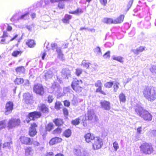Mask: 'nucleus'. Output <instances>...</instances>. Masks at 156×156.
<instances>
[{
	"label": "nucleus",
	"mask_w": 156,
	"mask_h": 156,
	"mask_svg": "<svg viewBox=\"0 0 156 156\" xmlns=\"http://www.w3.org/2000/svg\"><path fill=\"white\" fill-rule=\"evenodd\" d=\"M94 51L95 53L97 54L101 55V54L100 48L98 47H96L94 49Z\"/></svg>",
	"instance_id": "nucleus-41"
},
{
	"label": "nucleus",
	"mask_w": 156,
	"mask_h": 156,
	"mask_svg": "<svg viewBox=\"0 0 156 156\" xmlns=\"http://www.w3.org/2000/svg\"><path fill=\"white\" fill-rule=\"evenodd\" d=\"M83 72L82 70L79 68H77L76 69L75 74L77 76H79Z\"/></svg>",
	"instance_id": "nucleus-38"
},
{
	"label": "nucleus",
	"mask_w": 156,
	"mask_h": 156,
	"mask_svg": "<svg viewBox=\"0 0 156 156\" xmlns=\"http://www.w3.org/2000/svg\"><path fill=\"white\" fill-rule=\"evenodd\" d=\"M23 52L21 50H15L12 53V55L14 57H17L19 55H21Z\"/></svg>",
	"instance_id": "nucleus-27"
},
{
	"label": "nucleus",
	"mask_w": 156,
	"mask_h": 156,
	"mask_svg": "<svg viewBox=\"0 0 156 156\" xmlns=\"http://www.w3.org/2000/svg\"><path fill=\"white\" fill-rule=\"evenodd\" d=\"M37 126V125L34 123L32 124L29 130V135L31 136H35L36 133V127Z\"/></svg>",
	"instance_id": "nucleus-14"
},
{
	"label": "nucleus",
	"mask_w": 156,
	"mask_h": 156,
	"mask_svg": "<svg viewBox=\"0 0 156 156\" xmlns=\"http://www.w3.org/2000/svg\"><path fill=\"white\" fill-rule=\"evenodd\" d=\"M83 83L82 80H78L76 78H74L71 83V86L72 88H78L80 87V85Z\"/></svg>",
	"instance_id": "nucleus-12"
},
{
	"label": "nucleus",
	"mask_w": 156,
	"mask_h": 156,
	"mask_svg": "<svg viewBox=\"0 0 156 156\" xmlns=\"http://www.w3.org/2000/svg\"><path fill=\"white\" fill-rule=\"evenodd\" d=\"M44 88H33V91L37 94L42 95L44 93Z\"/></svg>",
	"instance_id": "nucleus-26"
},
{
	"label": "nucleus",
	"mask_w": 156,
	"mask_h": 156,
	"mask_svg": "<svg viewBox=\"0 0 156 156\" xmlns=\"http://www.w3.org/2000/svg\"><path fill=\"white\" fill-rule=\"evenodd\" d=\"M113 84V82H108L106 83L105 85L106 88H110L112 86Z\"/></svg>",
	"instance_id": "nucleus-45"
},
{
	"label": "nucleus",
	"mask_w": 156,
	"mask_h": 156,
	"mask_svg": "<svg viewBox=\"0 0 156 156\" xmlns=\"http://www.w3.org/2000/svg\"><path fill=\"white\" fill-rule=\"evenodd\" d=\"M27 46L30 48H34L36 45V43L34 40L33 39H28L26 42Z\"/></svg>",
	"instance_id": "nucleus-17"
},
{
	"label": "nucleus",
	"mask_w": 156,
	"mask_h": 156,
	"mask_svg": "<svg viewBox=\"0 0 156 156\" xmlns=\"http://www.w3.org/2000/svg\"><path fill=\"white\" fill-rule=\"evenodd\" d=\"M13 104L12 101H8L6 104L5 113L6 115L10 114L13 109Z\"/></svg>",
	"instance_id": "nucleus-10"
},
{
	"label": "nucleus",
	"mask_w": 156,
	"mask_h": 156,
	"mask_svg": "<svg viewBox=\"0 0 156 156\" xmlns=\"http://www.w3.org/2000/svg\"><path fill=\"white\" fill-rule=\"evenodd\" d=\"M133 0H130L128 3L127 5V11L129 10V9L131 7L133 4Z\"/></svg>",
	"instance_id": "nucleus-47"
},
{
	"label": "nucleus",
	"mask_w": 156,
	"mask_h": 156,
	"mask_svg": "<svg viewBox=\"0 0 156 156\" xmlns=\"http://www.w3.org/2000/svg\"><path fill=\"white\" fill-rule=\"evenodd\" d=\"M63 112L64 114L65 115H68V111L67 110L66 108H64L63 109Z\"/></svg>",
	"instance_id": "nucleus-61"
},
{
	"label": "nucleus",
	"mask_w": 156,
	"mask_h": 156,
	"mask_svg": "<svg viewBox=\"0 0 156 156\" xmlns=\"http://www.w3.org/2000/svg\"><path fill=\"white\" fill-rule=\"evenodd\" d=\"M150 135L152 137L156 136V130H150L149 131Z\"/></svg>",
	"instance_id": "nucleus-43"
},
{
	"label": "nucleus",
	"mask_w": 156,
	"mask_h": 156,
	"mask_svg": "<svg viewBox=\"0 0 156 156\" xmlns=\"http://www.w3.org/2000/svg\"><path fill=\"white\" fill-rule=\"evenodd\" d=\"M53 122L56 126H58L62 125L63 123L62 120L59 119H55L54 120H53Z\"/></svg>",
	"instance_id": "nucleus-31"
},
{
	"label": "nucleus",
	"mask_w": 156,
	"mask_h": 156,
	"mask_svg": "<svg viewBox=\"0 0 156 156\" xmlns=\"http://www.w3.org/2000/svg\"><path fill=\"white\" fill-rule=\"evenodd\" d=\"M20 123V121L19 119L12 118L9 120L8 126L9 129H12L19 125Z\"/></svg>",
	"instance_id": "nucleus-7"
},
{
	"label": "nucleus",
	"mask_w": 156,
	"mask_h": 156,
	"mask_svg": "<svg viewBox=\"0 0 156 156\" xmlns=\"http://www.w3.org/2000/svg\"><path fill=\"white\" fill-rule=\"evenodd\" d=\"M141 151L145 154H150L154 151L152 145L151 144L144 143L140 147Z\"/></svg>",
	"instance_id": "nucleus-3"
},
{
	"label": "nucleus",
	"mask_w": 156,
	"mask_h": 156,
	"mask_svg": "<svg viewBox=\"0 0 156 156\" xmlns=\"http://www.w3.org/2000/svg\"><path fill=\"white\" fill-rule=\"evenodd\" d=\"M155 88H145L143 91L144 97L149 101L152 102L156 99V90Z\"/></svg>",
	"instance_id": "nucleus-2"
},
{
	"label": "nucleus",
	"mask_w": 156,
	"mask_h": 156,
	"mask_svg": "<svg viewBox=\"0 0 156 156\" xmlns=\"http://www.w3.org/2000/svg\"><path fill=\"white\" fill-rule=\"evenodd\" d=\"M112 59L114 60L117 61L121 63H123V58L121 56H113L112 57Z\"/></svg>",
	"instance_id": "nucleus-32"
},
{
	"label": "nucleus",
	"mask_w": 156,
	"mask_h": 156,
	"mask_svg": "<svg viewBox=\"0 0 156 156\" xmlns=\"http://www.w3.org/2000/svg\"><path fill=\"white\" fill-rule=\"evenodd\" d=\"M80 119L79 118L72 120L71 123L74 125L76 126L78 125L80 123Z\"/></svg>",
	"instance_id": "nucleus-37"
},
{
	"label": "nucleus",
	"mask_w": 156,
	"mask_h": 156,
	"mask_svg": "<svg viewBox=\"0 0 156 156\" xmlns=\"http://www.w3.org/2000/svg\"><path fill=\"white\" fill-rule=\"evenodd\" d=\"M25 69L24 66H18L15 69V70L17 73H25Z\"/></svg>",
	"instance_id": "nucleus-22"
},
{
	"label": "nucleus",
	"mask_w": 156,
	"mask_h": 156,
	"mask_svg": "<svg viewBox=\"0 0 156 156\" xmlns=\"http://www.w3.org/2000/svg\"><path fill=\"white\" fill-rule=\"evenodd\" d=\"M145 47L140 46L138 48L136 49L134 52L135 54L137 55L140 52H142L145 50Z\"/></svg>",
	"instance_id": "nucleus-30"
},
{
	"label": "nucleus",
	"mask_w": 156,
	"mask_h": 156,
	"mask_svg": "<svg viewBox=\"0 0 156 156\" xmlns=\"http://www.w3.org/2000/svg\"><path fill=\"white\" fill-rule=\"evenodd\" d=\"M53 99L54 98L52 96L49 95L48 97V102L49 103H51Z\"/></svg>",
	"instance_id": "nucleus-56"
},
{
	"label": "nucleus",
	"mask_w": 156,
	"mask_h": 156,
	"mask_svg": "<svg viewBox=\"0 0 156 156\" xmlns=\"http://www.w3.org/2000/svg\"><path fill=\"white\" fill-rule=\"evenodd\" d=\"M29 13V12H27L24 14L22 15L20 17V19H27V16H28V15Z\"/></svg>",
	"instance_id": "nucleus-46"
},
{
	"label": "nucleus",
	"mask_w": 156,
	"mask_h": 156,
	"mask_svg": "<svg viewBox=\"0 0 156 156\" xmlns=\"http://www.w3.org/2000/svg\"><path fill=\"white\" fill-rule=\"evenodd\" d=\"M25 155L26 156H32L34 151L33 148L30 147H26L25 149Z\"/></svg>",
	"instance_id": "nucleus-16"
},
{
	"label": "nucleus",
	"mask_w": 156,
	"mask_h": 156,
	"mask_svg": "<svg viewBox=\"0 0 156 156\" xmlns=\"http://www.w3.org/2000/svg\"><path fill=\"white\" fill-rule=\"evenodd\" d=\"M39 109L43 113H46L48 112V108L44 104H40L38 106Z\"/></svg>",
	"instance_id": "nucleus-19"
},
{
	"label": "nucleus",
	"mask_w": 156,
	"mask_h": 156,
	"mask_svg": "<svg viewBox=\"0 0 156 156\" xmlns=\"http://www.w3.org/2000/svg\"><path fill=\"white\" fill-rule=\"evenodd\" d=\"M62 131V129L58 127L53 131V133L54 134H59L61 133Z\"/></svg>",
	"instance_id": "nucleus-44"
},
{
	"label": "nucleus",
	"mask_w": 156,
	"mask_h": 156,
	"mask_svg": "<svg viewBox=\"0 0 156 156\" xmlns=\"http://www.w3.org/2000/svg\"><path fill=\"white\" fill-rule=\"evenodd\" d=\"M6 127V122L5 120L0 122V129L5 128Z\"/></svg>",
	"instance_id": "nucleus-40"
},
{
	"label": "nucleus",
	"mask_w": 156,
	"mask_h": 156,
	"mask_svg": "<svg viewBox=\"0 0 156 156\" xmlns=\"http://www.w3.org/2000/svg\"><path fill=\"white\" fill-rule=\"evenodd\" d=\"M19 36V35L18 34H15L11 39L9 40L10 41H12L14 40H16L17 39Z\"/></svg>",
	"instance_id": "nucleus-51"
},
{
	"label": "nucleus",
	"mask_w": 156,
	"mask_h": 156,
	"mask_svg": "<svg viewBox=\"0 0 156 156\" xmlns=\"http://www.w3.org/2000/svg\"><path fill=\"white\" fill-rule=\"evenodd\" d=\"M56 51L58 54V57L59 58H62L63 57L64 55L60 48H56Z\"/></svg>",
	"instance_id": "nucleus-34"
},
{
	"label": "nucleus",
	"mask_w": 156,
	"mask_h": 156,
	"mask_svg": "<svg viewBox=\"0 0 156 156\" xmlns=\"http://www.w3.org/2000/svg\"><path fill=\"white\" fill-rule=\"evenodd\" d=\"M104 22L108 24H114V20L111 18H105L104 19Z\"/></svg>",
	"instance_id": "nucleus-28"
},
{
	"label": "nucleus",
	"mask_w": 156,
	"mask_h": 156,
	"mask_svg": "<svg viewBox=\"0 0 156 156\" xmlns=\"http://www.w3.org/2000/svg\"><path fill=\"white\" fill-rule=\"evenodd\" d=\"M62 140L61 138L58 137H55L52 138L50 141L49 143L50 145H53L56 143H59Z\"/></svg>",
	"instance_id": "nucleus-21"
},
{
	"label": "nucleus",
	"mask_w": 156,
	"mask_h": 156,
	"mask_svg": "<svg viewBox=\"0 0 156 156\" xmlns=\"http://www.w3.org/2000/svg\"><path fill=\"white\" fill-rule=\"evenodd\" d=\"M135 110L137 114L144 120L147 121L151 120V115L148 111L144 109L142 107L140 106L136 107Z\"/></svg>",
	"instance_id": "nucleus-1"
},
{
	"label": "nucleus",
	"mask_w": 156,
	"mask_h": 156,
	"mask_svg": "<svg viewBox=\"0 0 156 156\" xmlns=\"http://www.w3.org/2000/svg\"><path fill=\"white\" fill-rule=\"evenodd\" d=\"M64 105L65 106L69 107L70 105V102L67 101H65L64 102Z\"/></svg>",
	"instance_id": "nucleus-60"
},
{
	"label": "nucleus",
	"mask_w": 156,
	"mask_h": 156,
	"mask_svg": "<svg viewBox=\"0 0 156 156\" xmlns=\"http://www.w3.org/2000/svg\"><path fill=\"white\" fill-rule=\"evenodd\" d=\"M51 49L52 50H54L56 49V48H58L57 47V44L55 43H53L51 44Z\"/></svg>",
	"instance_id": "nucleus-57"
},
{
	"label": "nucleus",
	"mask_w": 156,
	"mask_h": 156,
	"mask_svg": "<svg viewBox=\"0 0 156 156\" xmlns=\"http://www.w3.org/2000/svg\"><path fill=\"white\" fill-rule=\"evenodd\" d=\"M105 58H109L110 57V51H108L105 53L103 56Z\"/></svg>",
	"instance_id": "nucleus-53"
},
{
	"label": "nucleus",
	"mask_w": 156,
	"mask_h": 156,
	"mask_svg": "<svg viewBox=\"0 0 156 156\" xmlns=\"http://www.w3.org/2000/svg\"><path fill=\"white\" fill-rule=\"evenodd\" d=\"M12 145V142L10 141L9 142H7L4 143L3 144L4 147H6L8 148H11V145Z\"/></svg>",
	"instance_id": "nucleus-36"
},
{
	"label": "nucleus",
	"mask_w": 156,
	"mask_h": 156,
	"mask_svg": "<svg viewBox=\"0 0 156 156\" xmlns=\"http://www.w3.org/2000/svg\"><path fill=\"white\" fill-rule=\"evenodd\" d=\"M125 16L124 15H120L117 18L114 20V24L120 23L122 22L124 19Z\"/></svg>",
	"instance_id": "nucleus-20"
},
{
	"label": "nucleus",
	"mask_w": 156,
	"mask_h": 156,
	"mask_svg": "<svg viewBox=\"0 0 156 156\" xmlns=\"http://www.w3.org/2000/svg\"><path fill=\"white\" fill-rule=\"evenodd\" d=\"M89 63H83L82 64V65H83V66L85 68L87 69H88L89 67Z\"/></svg>",
	"instance_id": "nucleus-58"
},
{
	"label": "nucleus",
	"mask_w": 156,
	"mask_h": 156,
	"mask_svg": "<svg viewBox=\"0 0 156 156\" xmlns=\"http://www.w3.org/2000/svg\"><path fill=\"white\" fill-rule=\"evenodd\" d=\"M113 147L115 150L116 151L119 148V146L117 142L115 141L113 144Z\"/></svg>",
	"instance_id": "nucleus-49"
},
{
	"label": "nucleus",
	"mask_w": 156,
	"mask_h": 156,
	"mask_svg": "<svg viewBox=\"0 0 156 156\" xmlns=\"http://www.w3.org/2000/svg\"><path fill=\"white\" fill-rule=\"evenodd\" d=\"M101 4L105 6L107 3V0H99Z\"/></svg>",
	"instance_id": "nucleus-55"
},
{
	"label": "nucleus",
	"mask_w": 156,
	"mask_h": 156,
	"mask_svg": "<svg viewBox=\"0 0 156 156\" xmlns=\"http://www.w3.org/2000/svg\"><path fill=\"white\" fill-rule=\"evenodd\" d=\"M96 91L104 95L105 94V93L101 90V88H97L96 90Z\"/></svg>",
	"instance_id": "nucleus-59"
},
{
	"label": "nucleus",
	"mask_w": 156,
	"mask_h": 156,
	"mask_svg": "<svg viewBox=\"0 0 156 156\" xmlns=\"http://www.w3.org/2000/svg\"><path fill=\"white\" fill-rule=\"evenodd\" d=\"M92 143L93 147L95 150L100 149L103 145L102 140L99 137H96Z\"/></svg>",
	"instance_id": "nucleus-5"
},
{
	"label": "nucleus",
	"mask_w": 156,
	"mask_h": 156,
	"mask_svg": "<svg viewBox=\"0 0 156 156\" xmlns=\"http://www.w3.org/2000/svg\"><path fill=\"white\" fill-rule=\"evenodd\" d=\"M54 126L51 123L48 124L46 126V129L47 131H50L53 128Z\"/></svg>",
	"instance_id": "nucleus-35"
},
{
	"label": "nucleus",
	"mask_w": 156,
	"mask_h": 156,
	"mask_svg": "<svg viewBox=\"0 0 156 156\" xmlns=\"http://www.w3.org/2000/svg\"><path fill=\"white\" fill-rule=\"evenodd\" d=\"M62 105L60 102L56 101L55 103V108L57 110H59L60 108V106Z\"/></svg>",
	"instance_id": "nucleus-42"
},
{
	"label": "nucleus",
	"mask_w": 156,
	"mask_h": 156,
	"mask_svg": "<svg viewBox=\"0 0 156 156\" xmlns=\"http://www.w3.org/2000/svg\"><path fill=\"white\" fill-rule=\"evenodd\" d=\"M96 87H98V88H101L102 84L100 80L98 81L95 84Z\"/></svg>",
	"instance_id": "nucleus-50"
},
{
	"label": "nucleus",
	"mask_w": 156,
	"mask_h": 156,
	"mask_svg": "<svg viewBox=\"0 0 156 156\" xmlns=\"http://www.w3.org/2000/svg\"><path fill=\"white\" fill-rule=\"evenodd\" d=\"M53 155V153L52 152H47L45 155V156H51Z\"/></svg>",
	"instance_id": "nucleus-64"
},
{
	"label": "nucleus",
	"mask_w": 156,
	"mask_h": 156,
	"mask_svg": "<svg viewBox=\"0 0 156 156\" xmlns=\"http://www.w3.org/2000/svg\"><path fill=\"white\" fill-rule=\"evenodd\" d=\"M34 88H43V87L42 85L39 84H37L35 85L34 86Z\"/></svg>",
	"instance_id": "nucleus-62"
},
{
	"label": "nucleus",
	"mask_w": 156,
	"mask_h": 156,
	"mask_svg": "<svg viewBox=\"0 0 156 156\" xmlns=\"http://www.w3.org/2000/svg\"><path fill=\"white\" fill-rule=\"evenodd\" d=\"M72 18V16L69 14H66L65 15L64 17L62 19V21L64 23H69V20Z\"/></svg>",
	"instance_id": "nucleus-24"
},
{
	"label": "nucleus",
	"mask_w": 156,
	"mask_h": 156,
	"mask_svg": "<svg viewBox=\"0 0 156 156\" xmlns=\"http://www.w3.org/2000/svg\"><path fill=\"white\" fill-rule=\"evenodd\" d=\"M74 151L77 156H89V154L85 151H83L82 153L80 150L75 149Z\"/></svg>",
	"instance_id": "nucleus-18"
},
{
	"label": "nucleus",
	"mask_w": 156,
	"mask_h": 156,
	"mask_svg": "<svg viewBox=\"0 0 156 156\" xmlns=\"http://www.w3.org/2000/svg\"><path fill=\"white\" fill-rule=\"evenodd\" d=\"M20 139L21 143L26 145H31L32 144V140L29 137L22 136H21Z\"/></svg>",
	"instance_id": "nucleus-13"
},
{
	"label": "nucleus",
	"mask_w": 156,
	"mask_h": 156,
	"mask_svg": "<svg viewBox=\"0 0 156 156\" xmlns=\"http://www.w3.org/2000/svg\"><path fill=\"white\" fill-rule=\"evenodd\" d=\"M95 137L93 134L90 133H87L84 136L85 141L88 143L90 142L93 143Z\"/></svg>",
	"instance_id": "nucleus-11"
},
{
	"label": "nucleus",
	"mask_w": 156,
	"mask_h": 156,
	"mask_svg": "<svg viewBox=\"0 0 156 156\" xmlns=\"http://www.w3.org/2000/svg\"><path fill=\"white\" fill-rule=\"evenodd\" d=\"M85 120L90 123L94 122L97 121L96 115L93 110L88 111L87 116L84 117L82 119L83 123Z\"/></svg>",
	"instance_id": "nucleus-4"
},
{
	"label": "nucleus",
	"mask_w": 156,
	"mask_h": 156,
	"mask_svg": "<svg viewBox=\"0 0 156 156\" xmlns=\"http://www.w3.org/2000/svg\"><path fill=\"white\" fill-rule=\"evenodd\" d=\"M150 71L152 73H156V66H152L150 69Z\"/></svg>",
	"instance_id": "nucleus-48"
},
{
	"label": "nucleus",
	"mask_w": 156,
	"mask_h": 156,
	"mask_svg": "<svg viewBox=\"0 0 156 156\" xmlns=\"http://www.w3.org/2000/svg\"><path fill=\"white\" fill-rule=\"evenodd\" d=\"M24 80L22 78L16 77L14 80L16 85H20L24 82Z\"/></svg>",
	"instance_id": "nucleus-23"
},
{
	"label": "nucleus",
	"mask_w": 156,
	"mask_h": 156,
	"mask_svg": "<svg viewBox=\"0 0 156 156\" xmlns=\"http://www.w3.org/2000/svg\"><path fill=\"white\" fill-rule=\"evenodd\" d=\"M52 72L51 71L49 70L45 73V77L46 78L52 76Z\"/></svg>",
	"instance_id": "nucleus-39"
},
{
	"label": "nucleus",
	"mask_w": 156,
	"mask_h": 156,
	"mask_svg": "<svg viewBox=\"0 0 156 156\" xmlns=\"http://www.w3.org/2000/svg\"><path fill=\"white\" fill-rule=\"evenodd\" d=\"M32 144L34 147H36L39 146L40 143L37 141H32Z\"/></svg>",
	"instance_id": "nucleus-54"
},
{
	"label": "nucleus",
	"mask_w": 156,
	"mask_h": 156,
	"mask_svg": "<svg viewBox=\"0 0 156 156\" xmlns=\"http://www.w3.org/2000/svg\"><path fill=\"white\" fill-rule=\"evenodd\" d=\"M41 113L39 112H34L29 113L28 117L27 118L26 121L28 123L30 120H34L35 119L40 117L41 116Z\"/></svg>",
	"instance_id": "nucleus-6"
},
{
	"label": "nucleus",
	"mask_w": 156,
	"mask_h": 156,
	"mask_svg": "<svg viewBox=\"0 0 156 156\" xmlns=\"http://www.w3.org/2000/svg\"><path fill=\"white\" fill-rule=\"evenodd\" d=\"M62 77L63 79H68L71 77V70L67 68L63 69L61 72Z\"/></svg>",
	"instance_id": "nucleus-9"
},
{
	"label": "nucleus",
	"mask_w": 156,
	"mask_h": 156,
	"mask_svg": "<svg viewBox=\"0 0 156 156\" xmlns=\"http://www.w3.org/2000/svg\"><path fill=\"white\" fill-rule=\"evenodd\" d=\"M71 131L70 129H68L66 130L63 133V135L67 138L69 137L71 135Z\"/></svg>",
	"instance_id": "nucleus-29"
},
{
	"label": "nucleus",
	"mask_w": 156,
	"mask_h": 156,
	"mask_svg": "<svg viewBox=\"0 0 156 156\" xmlns=\"http://www.w3.org/2000/svg\"><path fill=\"white\" fill-rule=\"evenodd\" d=\"M100 104L102 109L105 110H109L110 109V104L109 102L104 100L101 101Z\"/></svg>",
	"instance_id": "nucleus-15"
},
{
	"label": "nucleus",
	"mask_w": 156,
	"mask_h": 156,
	"mask_svg": "<svg viewBox=\"0 0 156 156\" xmlns=\"http://www.w3.org/2000/svg\"><path fill=\"white\" fill-rule=\"evenodd\" d=\"M6 24L7 25V27L6 28V31L7 32V31H12V27L9 23H7Z\"/></svg>",
	"instance_id": "nucleus-52"
},
{
	"label": "nucleus",
	"mask_w": 156,
	"mask_h": 156,
	"mask_svg": "<svg viewBox=\"0 0 156 156\" xmlns=\"http://www.w3.org/2000/svg\"><path fill=\"white\" fill-rule=\"evenodd\" d=\"M119 84V83L117 82L113 83V87L114 88H118Z\"/></svg>",
	"instance_id": "nucleus-63"
},
{
	"label": "nucleus",
	"mask_w": 156,
	"mask_h": 156,
	"mask_svg": "<svg viewBox=\"0 0 156 156\" xmlns=\"http://www.w3.org/2000/svg\"><path fill=\"white\" fill-rule=\"evenodd\" d=\"M23 99L27 104H32L34 103L32 94L30 93H25L23 95Z\"/></svg>",
	"instance_id": "nucleus-8"
},
{
	"label": "nucleus",
	"mask_w": 156,
	"mask_h": 156,
	"mask_svg": "<svg viewBox=\"0 0 156 156\" xmlns=\"http://www.w3.org/2000/svg\"><path fill=\"white\" fill-rule=\"evenodd\" d=\"M82 9L80 8H78L75 10L73 11H70L69 13L73 14L79 15L83 13Z\"/></svg>",
	"instance_id": "nucleus-25"
},
{
	"label": "nucleus",
	"mask_w": 156,
	"mask_h": 156,
	"mask_svg": "<svg viewBox=\"0 0 156 156\" xmlns=\"http://www.w3.org/2000/svg\"><path fill=\"white\" fill-rule=\"evenodd\" d=\"M119 98L120 102L123 103L125 102L126 100V97L123 93H122L119 94Z\"/></svg>",
	"instance_id": "nucleus-33"
}]
</instances>
